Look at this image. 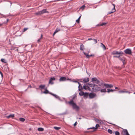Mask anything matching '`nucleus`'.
<instances>
[{
	"label": "nucleus",
	"instance_id": "obj_39",
	"mask_svg": "<svg viewBox=\"0 0 135 135\" xmlns=\"http://www.w3.org/2000/svg\"><path fill=\"white\" fill-rule=\"evenodd\" d=\"M27 29H28V28H24V29H23V32L25 31H26Z\"/></svg>",
	"mask_w": 135,
	"mask_h": 135
},
{
	"label": "nucleus",
	"instance_id": "obj_2",
	"mask_svg": "<svg viewBox=\"0 0 135 135\" xmlns=\"http://www.w3.org/2000/svg\"><path fill=\"white\" fill-rule=\"evenodd\" d=\"M68 103L69 104L72 105L73 109H75L77 111L79 109V107L78 106L73 100L70 101Z\"/></svg>",
	"mask_w": 135,
	"mask_h": 135
},
{
	"label": "nucleus",
	"instance_id": "obj_3",
	"mask_svg": "<svg viewBox=\"0 0 135 135\" xmlns=\"http://www.w3.org/2000/svg\"><path fill=\"white\" fill-rule=\"evenodd\" d=\"M47 9H44L41 11H39L37 12L35 14L36 15H40L41 14L44 13L46 12H48L46 11Z\"/></svg>",
	"mask_w": 135,
	"mask_h": 135
},
{
	"label": "nucleus",
	"instance_id": "obj_21",
	"mask_svg": "<svg viewBox=\"0 0 135 135\" xmlns=\"http://www.w3.org/2000/svg\"><path fill=\"white\" fill-rule=\"evenodd\" d=\"M84 94H85L84 92L83 91H80L79 93V95L81 96L84 95Z\"/></svg>",
	"mask_w": 135,
	"mask_h": 135
},
{
	"label": "nucleus",
	"instance_id": "obj_50",
	"mask_svg": "<svg viewBox=\"0 0 135 135\" xmlns=\"http://www.w3.org/2000/svg\"><path fill=\"white\" fill-rule=\"evenodd\" d=\"M123 62H124V61L123 60Z\"/></svg>",
	"mask_w": 135,
	"mask_h": 135
},
{
	"label": "nucleus",
	"instance_id": "obj_15",
	"mask_svg": "<svg viewBox=\"0 0 135 135\" xmlns=\"http://www.w3.org/2000/svg\"><path fill=\"white\" fill-rule=\"evenodd\" d=\"M91 42L93 44H95L97 43V39H93L91 41Z\"/></svg>",
	"mask_w": 135,
	"mask_h": 135
},
{
	"label": "nucleus",
	"instance_id": "obj_16",
	"mask_svg": "<svg viewBox=\"0 0 135 135\" xmlns=\"http://www.w3.org/2000/svg\"><path fill=\"white\" fill-rule=\"evenodd\" d=\"M100 92L102 93H105L107 91L106 89H101L100 88Z\"/></svg>",
	"mask_w": 135,
	"mask_h": 135
},
{
	"label": "nucleus",
	"instance_id": "obj_41",
	"mask_svg": "<svg viewBox=\"0 0 135 135\" xmlns=\"http://www.w3.org/2000/svg\"><path fill=\"white\" fill-rule=\"evenodd\" d=\"M77 124V122H76L74 124V126H75Z\"/></svg>",
	"mask_w": 135,
	"mask_h": 135
},
{
	"label": "nucleus",
	"instance_id": "obj_17",
	"mask_svg": "<svg viewBox=\"0 0 135 135\" xmlns=\"http://www.w3.org/2000/svg\"><path fill=\"white\" fill-rule=\"evenodd\" d=\"M14 117V115L13 114H10L8 116H7L6 117L7 118H13Z\"/></svg>",
	"mask_w": 135,
	"mask_h": 135
},
{
	"label": "nucleus",
	"instance_id": "obj_8",
	"mask_svg": "<svg viewBox=\"0 0 135 135\" xmlns=\"http://www.w3.org/2000/svg\"><path fill=\"white\" fill-rule=\"evenodd\" d=\"M97 96L96 94L94 93H90L89 95V96L90 98H93Z\"/></svg>",
	"mask_w": 135,
	"mask_h": 135
},
{
	"label": "nucleus",
	"instance_id": "obj_43",
	"mask_svg": "<svg viewBox=\"0 0 135 135\" xmlns=\"http://www.w3.org/2000/svg\"><path fill=\"white\" fill-rule=\"evenodd\" d=\"M93 40V39L92 38H90L88 39V40Z\"/></svg>",
	"mask_w": 135,
	"mask_h": 135
},
{
	"label": "nucleus",
	"instance_id": "obj_5",
	"mask_svg": "<svg viewBox=\"0 0 135 135\" xmlns=\"http://www.w3.org/2000/svg\"><path fill=\"white\" fill-rule=\"evenodd\" d=\"M89 81V79L88 78H85L83 79H81L80 80V81L84 83H86Z\"/></svg>",
	"mask_w": 135,
	"mask_h": 135
},
{
	"label": "nucleus",
	"instance_id": "obj_12",
	"mask_svg": "<svg viewBox=\"0 0 135 135\" xmlns=\"http://www.w3.org/2000/svg\"><path fill=\"white\" fill-rule=\"evenodd\" d=\"M55 78L54 77L51 78H50L49 82V84H53L54 83L53 82V81L55 80Z\"/></svg>",
	"mask_w": 135,
	"mask_h": 135
},
{
	"label": "nucleus",
	"instance_id": "obj_38",
	"mask_svg": "<svg viewBox=\"0 0 135 135\" xmlns=\"http://www.w3.org/2000/svg\"><path fill=\"white\" fill-rule=\"evenodd\" d=\"M123 132L124 133H125V134H126L128 132L127 130L126 129H124L123 130Z\"/></svg>",
	"mask_w": 135,
	"mask_h": 135
},
{
	"label": "nucleus",
	"instance_id": "obj_18",
	"mask_svg": "<svg viewBox=\"0 0 135 135\" xmlns=\"http://www.w3.org/2000/svg\"><path fill=\"white\" fill-rule=\"evenodd\" d=\"M119 92L120 93H128L129 94L130 93V92H128V91H124V90H120L119 91Z\"/></svg>",
	"mask_w": 135,
	"mask_h": 135
},
{
	"label": "nucleus",
	"instance_id": "obj_24",
	"mask_svg": "<svg viewBox=\"0 0 135 135\" xmlns=\"http://www.w3.org/2000/svg\"><path fill=\"white\" fill-rule=\"evenodd\" d=\"M106 24V23H102L99 24L98 25V26H103L105 25Z\"/></svg>",
	"mask_w": 135,
	"mask_h": 135
},
{
	"label": "nucleus",
	"instance_id": "obj_25",
	"mask_svg": "<svg viewBox=\"0 0 135 135\" xmlns=\"http://www.w3.org/2000/svg\"><path fill=\"white\" fill-rule=\"evenodd\" d=\"M44 130V128H38V130L39 131H42Z\"/></svg>",
	"mask_w": 135,
	"mask_h": 135
},
{
	"label": "nucleus",
	"instance_id": "obj_37",
	"mask_svg": "<svg viewBox=\"0 0 135 135\" xmlns=\"http://www.w3.org/2000/svg\"><path fill=\"white\" fill-rule=\"evenodd\" d=\"M85 6L84 5H83L80 8V9H82V10H83L85 8Z\"/></svg>",
	"mask_w": 135,
	"mask_h": 135
},
{
	"label": "nucleus",
	"instance_id": "obj_36",
	"mask_svg": "<svg viewBox=\"0 0 135 135\" xmlns=\"http://www.w3.org/2000/svg\"><path fill=\"white\" fill-rule=\"evenodd\" d=\"M115 135H119L120 134L119 132L118 131H116L115 132Z\"/></svg>",
	"mask_w": 135,
	"mask_h": 135
},
{
	"label": "nucleus",
	"instance_id": "obj_48",
	"mask_svg": "<svg viewBox=\"0 0 135 135\" xmlns=\"http://www.w3.org/2000/svg\"><path fill=\"white\" fill-rule=\"evenodd\" d=\"M120 60H122V59H120Z\"/></svg>",
	"mask_w": 135,
	"mask_h": 135
},
{
	"label": "nucleus",
	"instance_id": "obj_1",
	"mask_svg": "<svg viewBox=\"0 0 135 135\" xmlns=\"http://www.w3.org/2000/svg\"><path fill=\"white\" fill-rule=\"evenodd\" d=\"M89 86L91 87H93L91 91L95 92L100 91V87L94 84H91L89 85Z\"/></svg>",
	"mask_w": 135,
	"mask_h": 135
},
{
	"label": "nucleus",
	"instance_id": "obj_28",
	"mask_svg": "<svg viewBox=\"0 0 135 135\" xmlns=\"http://www.w3.org/2000/svg\"><path fill=\"white\" fill-rule=\"evenodd\" d=\"M81 16H80L79 17V18L78 19L76 20V22H77V23H79V21H80V19Z\"/></svg>",
	"mask_w": 135,
	"mask_h": 135
},
{
	"label": "nucleus",
	"instance_id": "obj_10",
	"mask_svg": "<svg viewBox=\"0 0 135 135\" xmlns=\"http://www.w3.org/2000/svg\"><path fill=\"white\" fill-rule=\"evenodd\" d=\"M113 5V8L112 9V10L110 12H109L108 13V14H110L111 13H113L115 11V5L113 4H112Z\"/></svg>",
	"mask_w": 135,
	"mask_h": 135
},
{
	"label": "nucleus",
	"instance_id": "obj_13",
	"mask_svg": "<svg viewBox=\"0 0 135 135\" xmlns=\"http://www.w3.org/2000/svg\"><path fill=\"white\" fill-rule=\"evenodd\" d=\"M83 53L86 56V57L87 58H89L90 57H91L92 56H94V55H89L88 54H87L84 52H83Z\"/></svg>",
	"mask_w": 135,
	"mask_h": 135
},
{
	"label": "nucleus",
	"instance_id": "obj_4",
	"mask_svg": "<svg viewBox=\"0 0 135 135\" xmlns=\"http://www.w3.org/2000/svg\"><path fill=\"white\" fill-rule=\"evenodd\" d=\"M91 81L93 83L95 82L97 84H98L100 83V81L95 77L92 78Z\"/></svg>",
	"mask_w": 135,
	"mask_h": 135
},
{
	"label": "nucleus",
	"instance_id": "obj_35",
	"mask_svg": "<svg viewBox=\"0 0 135 135\" xmlns=\"http://www.w3.org/2000/svg\"><path fill=\"white\" fill-rule=\"evenodd\" d=\"M45 85H41L39 86V88L41 89H43L45 87Z\"/></svg>",
	"mask_w": 135,
	"mask_h": 135
},
{
	"label": "nucleus",
	"instance_id": "obj_44",
	"mask_svg": "<svg viewBox=\"0 0 135 135\" xmlns=\"http://www.w3.org/2000/svg\"><path fill=\"white\" fill-rule=\"evenodd\" d=\"M0 74L1 75V76H3V74L0 71Z\"/></svg>",
	"mask_w": 135,
	"mask_h": 135
},
{
	"label": "nucleus",
	"instance_id": "obj_51",
	"mask_svg": "<svg viewBox=\"0 0 135 135\" xmlns=\"http://www.w3.org/2000/svg\"><path fill=\"white\" fill-rule=\"evenodd\" d=\"M135 94V93H134V94Z\"/></svg>",
	"mask_w": 135,
	"mask_h": 135
},
{
	"label": "nucleus",
	"instance_id": "obj_9",
	"mask_svg": "<svg viewBox=\"0 0 135 135\" xmlns=\"http://www.w3.org/2000/svg\"><path fill=\"white\" fill-rule=\"evenodd\" d=\"M112 54L113 55H120L121 54H123V52H118L117 51H114L112 52Z\"/></svg>",
	"mask_w": 135,
	"mask_h": 135
},
{
	"label": "nucleus",
	"instance_id": "obj_40",
	"mask_svg": "<svg viewBox=\"0 0 135 135\" xmlns=\"http://www.w3.org/2000/svg\"><path fill=\"white\" fill-rule=\"evenodd\" d=\"M119 57H120L119 56H113V57H118V58H119Z\"/></svg>",
	"mask_w": 135,
	"mask_h": 135
},
{
	"label": "nucleus",
	"instance_id": "obj_42",
	"mask_svg": "<svg viewBox=\"0 0 135 135\" xmlns=\"http://www.w3.org/2000/svg\"><path fill=\"white\" fill-rule=\"evenodd\" d=\"M41 39V38H40V39H38V40H37V41H38V42H39L40 41V40Z\"/></svg>",
	"mask_w": 135,
	"mask_h": 135
},
{
	"label": "nucleus",
	"instance_id": "obj_49",
	"mask_svg": "<svg viewBox=\"0 0 135 135\" xmlns=\"http://www.w3.org/2000/svg\"><path fill=\"white\" fill-rule=\"evenodd\" d=\"M90 50H89V51H88V52H90Z\"/></svg>",
	"mask_w": 135,
	"mask_h": 135
},
{
	"label": "nucleus",
	"instance_id": "obj_33",
	"mask_svg": "<svg viewBox=\"0 0 135 135\" xmlns=\"http://www.w3.org/2000/svg\"><path fill=\"white\" fill-rule=\"evenodd\" d=\"M108 132L110 134H112V131L110 129H108Z\"/></svg>",
	"mask_w": 135,
	"mask_h": 135
},
{
	"label": "nucleus",
	"instance_id": "obj_34",
	"mask_svg": "<svg viewBox=\"0 0 135 135\" xmlns=\"http://www.w3.org/2000/svg\"><path fill=\"white\" fill-rule=\"evenodd\" d=\"M107 90H108L107 92L108 93H109L110 92H113V90L112 89H107Z\"/></svg>",
	"mask_w": 135,
	"mask_h": 135
},
{
	"label": "nucleus",
	"instance_id": "obj_20",
	"mask_svg": "<svg viewBox=\"0 0 135 135\" xmlns=\"http://www.w3.org/2000/svg\"><path fill=\"white\" fill-rule=\"evenodd\" d=\"M50 94L52 95L53 96H54V97H55L56 98L58 99H59V97L57 95H56L52 93H50Z\"/></svg>",
	"mask_w": 135,
	"mask_h": 135
},
{
	"label": "nucleus",
	"instance_id": "obj_29",
	"mask_svg": "<svg viewBox=\"0 0 135 135\" xmlns=\"http://www.w3.org/2000/svg\"><path fill=\"white\" fill-rule=\"evenodd\" d=\"M1 61L2 62H4V63H7L6 60L4 59H1Z\"/></svg>",
	"mask_w": 135,
	"mask_h": 135
},
{
	"label": "nucleus",
	"instance_id": "obj_7",
	"mask_svg": "<svg viewBox=\"0 0 135 135\" xmlns=\"http://www.w3.org/2000/svg\"><path fill=\"white\" fill-rule=\"evenodd\" d=\"M124 52L126 54L131 55L132 54V51L131 49H126L124 51Z\"/></svg>",
	"mask_w": 135,
	"mask_h": 135
},
{
	"label": "nucleus",
	"instance_id": "obj_45",
	"mask_svg": "<svg viewBox=\"0 0 135 135\" xmlns=\"http://www.w3.org/2000/svg\"><path fill=\"white\" fill-rule=\"evenodd\" d=\"M126 135H129L128 132L126 134Z\"/></svg>",
	"mask_w": 135,
	"mask_h": 135
},
{
	"label": "nucleus",
	"instance_id": "obj_23",
	"mask_svg": "<svg viewBox=\"0 0 135 135\" xmlns=\"http://www.w3.org/2000/svg\"><path fill=\"white\" fill-rule=\"evenodd\" d=\"M80 49L81 50H83L84 49V46L83 45H81Z\"/></svg>",
	"mask_w": 135,
	"mask_h": 135
},
{
	"label": "nucleus",
	"instance_id": "obj_27",
	"mask_svg": "<svg viewBox=\"0 0 135 135\" xmlns=\"http://www.w3.org/2000/svg\"><path fill=\"white\" fill-rule=\"evenodd\" d=\"M54 128L57 130H58L60 129V127H54Z\"/></svg>",
	"mask_w": 135,
	"mask_h": 135
},
{
	"label": "nucleus",
	"instance_id": "obj_19",
	"mask_svg": "<svg viewBox=\"0 0 135 135\" xmlns=\"http://www.w3.org/2000/svg\"><path fill=\"white\" fill-rule=\"evenodd\" d=\"M60 30L59 29H56L54 32L53 35L54 36L56 33L59 31Z\"/></svg>",
	"mask_w": 135,
	"mask_h": 135
},
{
	"label": "nucleus",
	"instance_id": "obj_11",
	"mask_svg": "<svg viewBox=\"0 0 135 135\" xmlns=\"http://www.w3.org/2000/svg\"><path fill=\"white\" fill-rule=\"evenodd\" d=\"M90 84H91L88 83L87 86H86L85 85L84 86H83V88L86 90H90L89 88L91 87L89 86V85Z\"/></svg>",
	"mask_w": 135,
	"mask_h": 135
},
{
	"label": "nucleus",
	"instance_id": "obj_32",
	"mask_svg": "<svg viewBox=\"0 0 135 135\" xmlns=\"http://www.w3.org/2000/svg\"><path fill=\"white\" fill-rule=\"evenodd\" d=\"M73 82H75V83H78V84H79V86H78V87L79 88V87H82L81 86V85L79 83V82H78L77 81H74Z\"/></svg>",
	"mask_w": 135,
	"mask_h": 135
},
{
	"label": "nucleus",
	"instance_id": "obj_47",
	"mask_svg": "<svg viewBox=\"0 0 135 135\" xmlns=\"http://www.w3.org/2000/svg\"><path fill=\"white\" fill-rule=\"evenodd\" d=\"M118 87H115V89H118Z\"/></svg>",
	"mask_w": 135,
	"mask_h": 135
},
{
	"label": "nucleus",
	"instance_id": "obj_14",
	"mask_svg": "<svg viewBox=\"0 0 135 135\" xmlns=\"http://www.w3.org/2000/svg\"><path fill=\"white\" fill-rule=\"evenodd\" d=\"M66 80V79L65 77H61L59 79L60 81H65Z\"/></svg>",
	"mask_w": 135,
	"mask_h": 135
},
{
	"label": "nucleus",
	"instance_id": "obj_46",
	"mask_svg": "<svg viewBox=\"0 0 135 135\" xmlns=\"http://www.w3.org/2000/svg\"><path fill=\"white\" fill-rule=\"evenodd\" d=\"M42 35H41L40 38L41 39L42 38Z\"/></svg>",
	"mask_w": 135,
	"mask_h": 135
},
{
	"label": "nucleus",
	"instance_id": "obj_31",
	"mask_svg": "<svg viewBox=\"0 0 135 135\" xmlns=\"http://www.w3.org/2000/svg\"><path fill=\"white\" fill-rule=\"evenodd\" d=\"M43 93L46 94L49 93V91L46 89L45 91L43 92Z\"/></svg>",
	"mask_w": 135,
	"mask_h": 135
},
{
	"label": "nucleus",
	"instance_id": "obj_30",
	"mask_svg": "<svg viewBox=\"0 0 135 135\" xmlns=\"http://www.w3.org/2000/svg\"><path fill=\"white\" fill-rule=\"evenodd\" d=\"M99 127V125L98 124H97L95 126L96 128H95L93 127V128H94L95 129H96L97 128H98ZM91 128L92 129V128Z\"/></svg>",
	"mask_w": 135,
	"mask_h": 135
},
{
	"label": "nucleus",
	"instance_id": "obj_26",
	"mask_svg": "<svg viewBox=\"0 0 135 135\" xmlns=\"http://www.w3.org/2000/svg\"><path fill=\"white\" fill-rule=\"evenodd\" d=\"M19 120L21 122H23L25 121V119L23 118H19Z\"/></svg>",
	"mask_w": 135,
	"mask_h": 135
},
{
	"label": "nucleus",
	"instance_id": "obj_22",
	"mask_svg": "<svg viewBox=\"0 0 135 135\" xmlns=\"http://www.w3.org/2000/svg\"><path fill=\"white\" fill-rule=\"evenodd\" d=\"M101 47L104 50H105L106 49V47H105V46L102 43H101Z\"/></svg>",
	"mask_w": 135,
	"mask_h": 135
},
{
	"label": "nucleus",
	"instance_id": "obj_6",
	"mask_svg": "<svg viewBox=\"0 0 135 135\" xmlns=\"http://www.w3.org/2000/svg\"><path fill=\"white\" fill-rule=\"evenodd\" d=\"M101 84L102 85H103L107 88H111L113 87V86L111 84H103V83H101Z\"/></svg>",
	"mask_w": 135,
	"mask_h": 135
}]
</instances>
